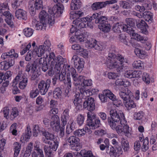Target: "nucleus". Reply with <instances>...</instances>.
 <instances>
[{"label":"nucleus","instance_id":"1","mask_svg":"<svg viewBox=\"0 0 157 157\" xmlns=\"http://www.w3.org/2000/svg\"><path fill=\"white\" fill-rule=\"evenodd\" d=\"M94 101V98L89 97L85 100L83 104V108L90 111L87 113L86 124L92 129L99 127L101 125L100 119L98 118H96V115L91 112L95 109Z\"/></svg>","mask_w":157,"mask_h":157},{"label":"nucleus","instance_id":"2","mask_svg":"<svg viewBox=\"0 0 157 157\" xmlns=\"http://www.w3.org/2000/svg\"><path fill=\"white\" fill-rule=\"evenodd\" d=\"M110 117H108L107 121L109 125L112 129L116 128V126L121 123H126L124 115L121 111L117 112L115 110L111 109L109 112Z\"/></svg>","mask_w":157,"mask_h":157},{"label":"nucleus","instance_id":"3","mask_svg":"<svg viewBox=\"0 0 157 157\" xmlns=\"http://www.w3.org/2000/svg\"><path fill=\"white\" fill-rule=\"evenodd\" d=\"M107 63L108 68L110 69H116L118 72H123L124 70V66L116 60V55L113 53H109Z\"/></svg>","mask_w":157,"mask_h":157},{"label":"nucleus","instance_id":"4","mask_svg":"<svg viewBox=\"0 0 157 157\" xmlns=\"http://www.w3.org/2000/svg\"><path fill=\"white\" fill-rule=\"evenodd\" d=\"M111 143L113 146H112L110 148L109 154L110 155L111 157H119L123 153L122 148L120 146L119 143L115 139L112 140Z\"/></svg>","mask_w":157,"mask_h":157},{"label":"nucleus","instance_id":"5","mask_svg":"<svg viewBox=\"0 0 157 157\" xmlns=\"http://www.w3.org/2000/svg\"><path fill=\"white\" fill-rule=\"evenodd\" d=\"M48 13H47L44 10L41 11L39 14L40 21L42 22H45L52 25L55 23L54 17Z\"/></svg>","mask_w":157,"mask_h":157},{"label":"nucleus","instance_id":"6","mask_svg":"<svg viewBox=\"0 0 157 157\" xmlns=\"http://www.w3.org/2000/svg\"><path fill=\"white\" fill-rule=\"evenodd\" d=\"M99 98L102 102L107 101V98L112 101H114L116 99L115 96L108 89L103 90L101 94H99Z\"/></svg>","mask_w":157,"mask_h":157},{"label":"nucleus","instance_id":"7","mask_svg":"<svg viewBox=\"0 0 157 157\" xmlns=\"http://www.w3.org/2000/svg\"><path fill=\"white\" fill-rule=\"evenodd\" d=\"M120 124L121 125H118L116 126V128L112 129L115 130L119 134L124 133L128 137V136L130 135V130L129 126L127 125V121H126L125 124H123V122Z\"/></svg>","mask_w":157,"mask_h":157},{"label":"nucleus","instance_id":"8","mask_svg":"<svg viewBox=\"0 0 157 157\" xmlns=\"http://www.w3.org/2000/svg\"><path fill=\"white\" fill-rule=\"evenodd\" d=\"M66 62L65 59L63 58L60 56H58L57 57V59H53L51 61V66L52 68L53 67L56 68L58 71H60L61 67H64L65 66L64 63Z\"/></svg>","mask_w":157,"mask_h":157},{"label":"nucleus","instance_id":"9","mask_svg":"<svg viewBox=\"0 0 157 157\" xmlns=\"http://www.w3.org/2000/svg\"><path fill=\"white\" fill-rule=\"evenodd\" d=\"M51 82L50 79H48L45 81H41L38 84V89L40 94L44 95L48 91Z\"/></svg>","mask_w":157,"mask_h":157},{"label":"nucleus","instance_id":"10","mask_svg":"<svg viewBox=\"0 0 157 157\" xmlns=\"http://www.w3.org/2000/svg\"><path fill=\"white\" fill-rule=\"evenodd\" d=\"M64 9V6L63 5L60 4L58 6L57 4L54 6L52 9H49L48 12L55 17L56 16H60L63 13Z\"/></svg>","mask_w":157,"mask_h":157},{"label":"nucleus","instance_id":"11","mask_svg":"<svg viewBox=\"0 0 157 157\" xmlns=\"http://www.w3.org/2000/svg\"><path fill=\"white\" fill-rule=\"evenodd\" d=\"M59 144L58 142L56 140H54V144L49 146L45 145L44 147V150L46 154L48 157L50 156L52 153V150L56 151L57 149Z\"/></svg>","mask_w":157,"mask_h":157},{"label":"nucleus","instance_id":"12","mask_svg":"<svg viewBox=\"0 0 157 157\" xmlns=\"http://www.w3.org/2000/svg\"><path fill=\"white\" fill-rule=\"evenodd\" d=\"M19 87L21 89H24L26 87L28 83V78L25 77L21 72H19Z\"/></svg>","mask_w":157,"mask_h":157},{"label":"nucleus","instance_id":"13","mask_svg":"<svg viewBox=\"0 0 157 157\" xmlns=\"http://www.w3.org/2000/svg\"><path fill=\"white\" fill-rule=\"evenodd\" d=\"M119 23L117 22L113 25L112 29L114 32H121V31H124L128 33V31H129V29H130V28L127 27L126 24L119 25Z\"/></svg>","mask_w":157,"mask_h":157},{"label":"nucleus","instance_id":"14","mask_svg":"<svg viewBox=\"0 0 157 157\" xmlns=\"http://www.w3.org/2000/svg\"><path fill=\"white\" fill-rule=\"evenodd\" d=\"M3 16H5L6 18L5 19L6 23L12 28H13L15 27L12 21L13 16L12 15L10 12L8 10L5 11L1 13Z\"/></svg>","mask_w":157,"mask_h":157},{"label":"nucleus","instance_id":"15","mask_svg":"<svg viewBox=\"0 0 157 157\" xmlns=\"http://www.w3.org/2000/svg\"><path fill=\"white\" fill-rule=\"evenodd\" d=\"M119 95L124 101L129 100L132 96V94L131 91L128 89L120 91Z\"/></svg>","mask_w":157,"mask_h":157},{"label":"nucleus","instance_id":"16","mask_svg":"<svg viewBox=\"0 0 157 157\" xmlns=\"http://www.w3.org/2000/svg\"><path fill=\"white\" fill-rule=\"evenodd\" d=\"M88 46L91 48H94L98 50H101L103 46L99 42L94 39H91L87 42Z\"/></svg>","mask_w":157,"mask_h":157},{"label":"nucleus","instance_id":"17","mask_svg":"<svg viewBox=\"0 0 157 157\" xmlns=\"http://www.w3.org/2000/svg\"><path fill=\"white\" fill-rule=\"evenodd\" d=\"M129 31H128V33L133 36L135 39L137 40H140L142 43H144L146 41H147V37H144L141 36L140 35L135 33L134 30H132V28H130V29H129Z\"/></svg>","mask_w":157,"mask_h":157},{"label":"nucleus","instance_id":"18","mask_svg":"<svg viewBox=\"0 0 157 157\" xmlns=\"http://www.w3.org/2000/svg\"><path fill=\"white\" fill-rule=\"evenodd\" d=\"M137 26L138 28L140 29L142 33L146 35L148 33L147 29L148 26L145 21L143 20H141L137 24Z\"/></svg>","mask_w":157,"mask_h":157},{"label":"nucleus","instance_id":"19","mask_svg":"<svg viewBox=\"0 0 157 157\" xmlns=\"http://www.w3.org/2000/svg\"><path fill=\"white\" fill-rule=\"evenodd\" d=\"M153 13L149 11H145L142 14V17L149 24L153 21Z\"/></svg>","mask_w":157,"mask_h":157},{"label":"nucleus","instance_id":"20","mask_svg":"<svg viewBox=\"0 0 157 157\" xmlns=\"http://www.w3.org/2000/svg\"><path fill=\"white\" fill-rule=\"evenodd\" d=\"M79 140V139L76 137L75 136H71L67 140L68 142L70 144L69 145L71 148L77 147Z\"/></svg>","mask_w":157,"mask_h":157},{"label":"nucleus","instance_id":"21","mask_svg":"<svg viewBox=\"0 0 157 157\" xmlns=\"http://www.w3.org/2000/svg\"><path fill=\"white\" fill-rule=\"evenodd\" d=\"M69 118L68 112L67 110L64 111L61 117V120L62 126L64 127L67 124Z\"/></svg>","mask_w":157,"mask_h":157},{"label":"nucleus","instance_id":"22","mask_svg":"<svg viewBox=\"0 0 157 157\" xmlns=\"http://www.w3.org/2000/svg\"><path fill=\"white\" fill-rule=\"evenodd\" d=\"M15 14L16 17L18 19H22L24 20L27 19L26 12L22 10L18 9L16 11Z\"/></svg>","mask_w":157,"mask_h":157},{"label":"nucleus","instance_id":"23","mask_svg":"<svg viewBox=\"0 0 157 157\" xmlns=\"http://www.w3.org/2000/svg\"><path fill=\"white\" fill-rule=\"evenodd\" d=\"M83 15V13L80 11L73 12L70 13V18L71 19L79 20Z\"/></svg>","mask_w":157,"mask_h":157},{"label":"nucleus","instance_id":"24","mask_svg":"<svg viewBox=\"0 0 157 157\" xmlns=\"http://www.w3.org/2000/svg\"><path fill=\"white\" fill-rule=\"evenodd\" d=\"M105 7V4L104 2H96L93 3L91 6V8L93 10H97L101 9Z\"/></svg>","mask_w":157,"mask_h":157},{"label":"nucleus","instance_id":"25","mask_svg":"<svg viewBox=\"0 0 157 157\" xmlns=\"http://www.w3.org/2000/svg\"><path fill=\"white\" fill-rule=\"evenodd\" d=\"M80 92L82 95L83 98L86 99L88 97L91 95L90 90L88 89L86 90L85 88H81L80 89Z\"/></svg>","mask_w":157,"mask_h":157},{"label":"nucleus","instance_id":"26","mask_svg":"<svg viewBox=\"0 0 157 157\" xmlns=\"http://www.w3.org/2000/svg\"><path fill=\"white\" fill-rule=\"evenodd\" d=\"M73 23L78 27V30L82 28H86V24H84L82 18H80L79 20H74Z\"/></svg>","mask_w":157,"mask_h":157},{"label":"nucleus","instance_id":"27","mask_svg":"<svg viewBox=\"0 0 157 157\" xmlns=\"http://www.w3.org/2000/svg\"><path fill=\"white\" fill-rule=\"evenodd\" d=\"M75 35H76L75 37L77 40H78L80 42L85 41L86 44L88 45L87 42L89 41L87 39L88 36L86 35V34L84 33L78 35V34L77 35L76 34Z\"/></svg>","mask_w":157,"mask_h":157},{"label":"nucleus","instance_id":"28","mask_svg":"<svg viewBox=\"0 0 157 157\" xmlns=\"http://www.w3.org/2000/svg\"><path fill=\"white\" fill-rule=\"evenodd\" d=\"M41 133L46 138L50 140H53L54 139V135L52 133H49L46 131L44 128H42Z\"/></svg>","mask_w":157,"mask_h":157},{"label":"nucleus","instance_id":"29","mask_svg":"<svg viewBox=\"0 0 157 157\" xmlns=\"http://www.w3.org/2000/svg\"><path fill=\"white\" fill-rule=\"evenodd\" d=\"M107 20V18L105 16L99 17L95 20V22L96 24H99L98 26L102 25L108 22Z\"/></svg>","mask_w":157,"mask_h":157},{"label":"nucleus","instance_id":"30","mask_svg":"<svg viewBox=\"0 0 157 157\" xmlns=\"http://www.w3.org/2000/svg\"><path fill=\"white\" fill-rule=\"evenodd\" d=\"M125 102V106L128 110H130L132 108H135L136 105L134 101L130 99L129 100L124 101Z\"/></svg>","mask_w":157,"mask_h":157},{"label":"nucleus","instance_id":"31","mask_svg":"<svg viewBox=\"0 0 157 157\" xmlns=\"http://www.w3.org/2000/svg\"><path fill=\"white\" fill-rule=\"evenodd\" d=\"M39 62L40 66L41 67L42 70L44 72H46L48 68L47 62L41 58L39 60Z\"/></svg>","mask_w":157,"mask_h":157},{"label":"nucleus","instance_id":"32","mask_svg":"<svg viewBox=\"0 0 157 157\" xmlns=\"http://www.w3.org/2000/svg\"><path fill=\"white\" fill-rule=\"evenodd\" d=\"M66 72L62 71L61 73L58 72L56 74L55 77H56L60 81H63L65 83L66 81Z\"/></svg>","mask_w":157,"mask_h":157},{"label":"nucleus","instance_id":"33","mask_svg":"<svg viewBox=\"0 0 157 157\" xmlns=\"http://www.w3.org/2000/svg\"><path fill=\"white\" fill-rule=\"evenodd\" d=\"M14 157H17L19 152L20 151L21 148V145L18 143L16 142L14 144Z\"/></svg>","mask_w":157,"mask_h":157},{"label":"nucleus","instance_id":"34","mask_svg":"<svg viewBox=\"0 0 157 157\" xmlns=\"http://www.w3.org/2000/svg\"><path fill=\"white\" fill-rule=\"evenodd\" d=\"M143 144L141 147L142 151L145 152L149 149V141L148 137H146L142 141Z\"/></svg>","mask_w":157,"mask_h":157},{"label":"nucleus","instance_id":"35","mask_svg":"<svg viewBox=\"0 0 157 157\" xmlns=\"http://www.w3.org/2000/svg\"><path fill=\"white\" fill-rule=\"evenodd\" d=\"M35 150L37 151L38 154L35 152H33L32 154V157H38V155L39 157H44L43 151L39 147H37Z\"/></svg>","mask_w":157,"mask_h":157},{"label":"nucleus","instance_id":"36","mask_svg":"<svg viewBox=\"0 0 157 157\" xmlns=\"http://www.w3.org/2000/svg\"><path fill=\"white\" fill-rule=\"evenodd\" d=\"M121 140L122 145L124 151H128L129 149V145L128 141L124 138H122Z\"/></svg>","mask_w":157,"mask_h":157},{"label":"nucleus","instance_id":"37","mask_svg":"<svg viewBox=\"0 0 157 157\" xmlns=\"http://www.w3.org/2000/svg\"><path fill=\"white\" fill-rule=\"evenodd\" d=\"M81 5V2H76L75 0H72L71 4V9L72 10H76L79 8Z\"/></svg>","mask_w":157,"mask_h":157},{"label":"nucleus","instance_id":"38","mask_svg":"<svg viewBox=\"0 0 157 157\" xmlns=\"http://www.w3.org/2000/svg\"><path fill=\"white\" fill-rule=\"evenodd\" d=\"M98 28L102 31L104 33H107L109 31L110 29V25L108 24L107 22L105 24L98 26Z\"/></svg>","mask_w":157,"mask_h":157},{"label":"nucleus","instance_id":"39","mask_svg":"<svg viewBox=\"0 0 157 157\" xmlns=\"http://www.w3.org/2000/svg\"><path fill=\"white\" fill-rule=\"evenodd\" d=\"M79 154L84 157H94L91 151H87L85 149L82 150Z\"/></svg>","mask_w":157,"mask_h":157},{"label":"nucleus","instance_id":"40","mask_svg":"<svg viewBox=\"0 0 157 157\" xmlns=\"http://www.w3.org/2000/svg\"><path fill=\"white\" fill-rule=\"evenodd\" d=\"M34 7L37 10H41L43 8L42 0H35L34 4Z\"/></svg>","mask_w":157,"mask_h":157},{"label":"nucleus","instance_id":"41","mask_svg":"<svg viewBox=\"0 0 157 157\" xmlns=\"http://www.w3.org/2000/svg\"><path fill=\"white\" fill-rule=\"evenodd\" d=\"M126 22L127 25H126V26L128 28H132V30H134L135 28L133 26L135 25V22L134 19L132 18H127L125 20Z\"/></svg>","mask_w":157,"mask_h":157},{"label":"nucleus","instance_id":"42","mask_svg":"<svg viewBox=\"0 0 157 157\" xmlns=\"http://www.w3.org/2000/svg\"><path fill=\"white\" fill-rule=\"evenodd\" d=\"M53 93L54 97L56 98H59L61 97L62 92L60 88L56 87L54 90Z\"/></svg>","mask_w":157,"mask_h":157},{"label":"nucleus","instance_id":"43","mask_svg":"<svg viewBox=\"0 0 157 157\" xmlns=\"http://www.w3.org/2000/svg\"><path fill=\"white\" fill-rule=\"evenodd\" d=\"M59 122L55 123L54 122H51L50 126L53 130L56 132H58L60 128Z\"/></svg>","mask_w":157,"mask_h":157},{"label":"nucleus","instance_id":"44","mask_svg":"<svg viewBox=\"0 0 157 157\" xmlns=\"http://www.w3.org/2000/svg\"><path fill=\"white\" fill-rule=\"evenodd\" d=\"M23 32L26 37H29L32 35L33 30L31 28H27L23 30Z\"/></svg>","mask_w":157,"mask_h":157},{"label":"nucleus","instance_id":"45","mask_svg":"<svg viewBox=\"0 0 157 157\" xmlns=\"http://www.w3.org/2000/svg\"><path fill=\"white\" fill-rule=\"evenodd\" d=\"M133 116L134 119L140 120L144 117V114L142 111H140L138 113H135L134 114Z\"/></svg>","mask_w":157,"mask_h":157},{"label":"nucleus","instance_id":"46","mask_svg":"<svg viewBox=\"0 0 157 157\" xmlns=\"http://www.w3.org/2000/svg\"><path fill=\"white\" fill-rule=\"evenodd\" d=\"M82 18L84 24H86V27H88L91 28L92 27V23L91 22V20L89 19V17H87Z\"/></svg>","mask_w":157,"mask_h":157},{"label":"nucleus","instance_id":"47","mask_svg":"<svg viewBox=\"0 0 157 157\" xmlns=\"http://www.w3.org/2000/svg\"><path fill=\"white\" fill-rule=\"evenodd\" d=\"M116 60H118L120 62V63H122V64L124 66L123 63L124 62L127 63V60L126 58H124V57L120 54H117L116 55Z\"/></svg>","mask_w":157,"mask_h":157},{"label":"nucleus","instance_id":"48","mask_svg":"<svg viewBox=\"0 0 157 157\" xmlns=\"http://www.w3.org/2000/svg\"><path fill=\"white\" fill-rule=\"evenodd\" d=\"M73 103L75 105L82 103V99L80 98V94L79 93L76 94L74 95Z\"/></svg>","mask_w":157,"mask_h":157},{"label":"nucleus","instance_id":"49","mask_svg":"<svg viewBox=\"0 0 157 157\" xmlns=\"http://www.w3.org/2000/svg\"><path fill=\"white\" fill-rule=\"evenodd\" d=\"M132 66L133 67L136 69H140L143 67V64L140 60H136L133 62Z\"/></svg>","mask_w":157,"mask_h":157},{"label":"nucleus","instance_id":"50","mask_svg":"<svg viewBox=\"0 0 157 157\" xmlns=\"http://www.w3.org/2000/svg\"><path fill=\"white\" fill-rule=\"evenodd\" d=\"M48 24L45 22H42L40 21V22L38 21L36 25V29L37 30H41L43 28H45Z\"/></svg>","mask_w":157,"mask_h":157},{"label":"nucleus","instance_id":"51","mask_svg":"<svg viewBox=\"0 0 157 157\" xmlns=\"http://www.w3.org/2000/svg\"><path fill=\"white\" fill-rule=\"evenodd\" d=\"M42 128L40 127L38 125H35L33 129V135L36 137L38 136V132H41Z\"/></svg>","mask_w":157,"mask_h":157},{"label":"nucleus","instance_id":"52","mask_svg":"<svg viewBox=\"0 0 157 157\" xmlns=\"http://www.w3.org/2000/svg\"><path fill=\"white\" fill-rule=\"evenodd\" d=\"M84 121V117L83 115L78 114L77 117V122L79 125H81L83 123Z\"/></svg>","mask_w":157,"mask_h":157},{"label":"nucleus","instance_id":"53","mask_svg":"<svg viewBox=\"0 0 157 157\" xmlns=\"http://www.w3.org/2000/svg\"><path fill=\"white\" fill-rule=\"evenodd\" d=\"M120 6L123 9H128L130 8V5L128 2L124 1H121L119 2Z\"/></svg>","mask_w":157,"mask_h":157},{"label":"nucleus","instance_id":"54","mask_svg":"<svg viewBox=\"0 0 157 157\" xmlns=\"http://www.w3.org/2000/svg\"><path fill=\"white\" fill-rule=\"evenodd\" d=\"M8 9V4L6 2L0 3V13H2Z\"/></svg>","mask_w":157,"mask_h":157},{"label":"nucleus","instance_id":"55","mask_svg":"<svg viewBox=\"0 0 157 157\" xmlns=\"http://www.w3.org/2000/svg\"><path fill=\"white\" fill-rule=\"evenodd\" d=\"M23 0H14V2L12 4L13 8L15 9H17L22 4Z\"/></svg>","mask_w":157,"mask_h":157},{"label":"nucleus","instance_id":"56","mask_svg":"<svg viewBox=\"0 0 157 157\" xmlns=\"http://www.w3.org/2000/svg\"><path fill=\"white\" fill-rule=\"evenodd\" d=\"M71 60L74 62L75 66H76L79 63L82 61V59H81L77 55H74L72 58Z\"/></svg>","mask_w":157,"mask_h":157},{"label":"nucleus","instance_id":"57","mask_svg":"<svg viewBox=\"0 0 157 157\" xmlns=\"http://www.w3.org/2000/svg\"><path fill=\"white\" fill-rule=\"evenodd\" d=\"M85 132L84 129H78L74 132V134L75 136H81L84 135Z\"/></svg>","mask_w":157,"mask_h":157},{"label":"nucleus","instance_id":"58","mask_svg":"<svg viewBox=\"0 0 157 157\" xmlns=\"http://www.w3.org/2000/svg\"><path fill=\"white\" fill-rule=\"evenodd\" d=\"M17 126V124L15 123L13 124L10 127V131L13 135L14 136L17 135V130L16 129Z\"/></svg>","mask_w":157,"mask_h":157},{"label":"nucleus","instance_id":"59","mask_svg":"<svg viewBox=\"0 0 157 157\" xmlns=\"http://www.w3.org/2000/svg\"><path fill=\"white\" fill-rule=\"evenodd\" d=\"M39 91L37 89L31 90L30 93V97L31 98H36L39 94Z\"/></svg>","mask_w":157,"mask_h":157},{"label":"nucleus","instance_id":"60","mask_svg":"<svg viewBox=\"0 0 157 157\" xmlns=\"http://www.w3.org/2000/svg\"><path fill=\"white\" fill-rule=\"evenodd\" d=\"M18 115V111L16 107L13 108L12 109L11 114L10 115V117L14 118Z\"/></svg>","mask_w":157,"mask_h":157},{"label":"nucleus","instance_id":"61","mask_svg":"<svg viewBox=\"0 0 157 157\" xmlns=\"http://www.w3.org/2000/svg\"><path fill=\"white\" fill-rule=\"evenodd\" d=\"M142 79L144 82L147 84H149L150 82V78L149 75L145 73H144L142 76Z\"/></svg>","mask_w":157,"mask_h":157},{"label":"nucleus","instance_id":"62","mask_svg":"<svg viewBox=\"0 0 157 157\" xmlns=\"http://www.w3.org/2000/svg\"><path fill=\"white\" fill-rule=\"evenodd\" d=\"M92 81L90 79L84 80L82 82L81 85L82 86H89L92 85Z\"/></svg>","mask_w":157,"mask_h":157},{"label":"nucleus","instance_id":"63","mask_svg":"<svg viewBox=\"0 0 157 157\" xmlns=\"http://www.w3.org/2000/svg\"><path fill=\"white\" fill-rule=\"evenodd\" d=\"M135 52L137 55H138L140 57L142 56L146 55V53L144 51L139 48L136 49L135 50Z\"/></svg>","mask_w":157,"mask_h":157},{"label":"nucleus","instance_id":"64","mask_svg":"<svg viewBox=\"0 0 157 157\" xmlns=\"http://www.w3.org/2000/svg\"><path fill=\"white\" fill-rule=\"evenodd\" d=\"M124 75L127 78H133V71L130 70L128 71L125 72Z\"/></svg>","mask_w":157,"mask_h":157}]
</instances>
